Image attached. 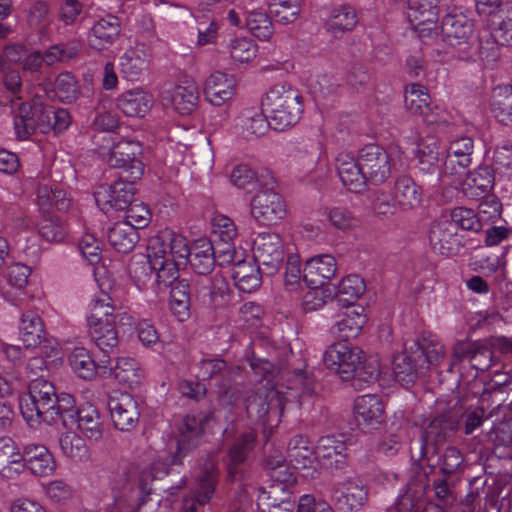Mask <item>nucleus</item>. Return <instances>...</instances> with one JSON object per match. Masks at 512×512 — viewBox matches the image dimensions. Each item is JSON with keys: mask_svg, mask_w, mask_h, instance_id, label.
<instances>
[{"mask_svg": "<svg viewBox=\"0 0 512 512\" xmlns=\"http://www.w3.org/2000/svg\"><path fill=\"white\" fill-rule=\"evenodd\" d=\"M490 109L499 123L512 126V86H498L493 90Z\"/></svg>", "mask_w": 512, "mask_h": 512, "instance_id": "47", "label": "nucleus"}, {"mask_svg": "<svg viewBox=\"0 0 512 512\" xmlns=\"http://www.w3.org/2000/svg\"><path fill=\"white\" fill-rule=\"evenodd\" d=\"M235 127L245 139L258 138L271 127L270 117L267 119L262 113L245 111L237 118Z\"/></svg>", "mask_w": 512, "mask_h": 512, "instance_id": "48", "label": "nucleus"}, {"mask_svg": "<svg viewBox=\"0 0 512 512\" xmlns=\"http://www.w3.org/2000/svg\"><path fill=\"white\" fill-rule=\"evenodd\" d=\"M405 108L414 115H421L424 121L429 124H439L444 120L439 114H434L430 106V96L426 87L413 83L406 86L404 93Z\"/></svg>", "mask_w": 512, "mask_h": 512, "instance_id": "23", "label": "nucleus"}, {"mask_svg": "<svg viewBox=\"0 0 512 512\" xmlns=\"http://www.w3.org/2000/svg\"><path fill=\"white\" fill-rule=\"evenodd\" d=\"M228 291L229 286L226 279L220 274H215L196 282L195 297L204 308L216 309L223 305Z\"/></svg>", "mask_w": 512, "mask_h": 512, "instance_id": "21", "label": "nucleus"}, {"mask_svg": "<svg viewBox=\"0 0 512 512\" xmlns=\"http://www.w3.org/2000/svg\"><path fill=\"white\" fill-rule=\"evenodd\" d=\"M326 367L339 375L343 381H350L357 390L377 380L379 367L374 361H367L364 352L350 342H335L324 353Z\"/></svg>", "mask_w": 512, "mask_h": 512, "instance_id": "2", "label": "nucleus"}, {"mask_svg": "<svg viewBox=\"0 0 512 512\" xmlns=\"http://www.w3.org/2000/svg\"><path fill=\"white\" fill-rule=\"evenodd\" d=\"M336 168L343 186L351 192H361L369 183L359 165V155L355 159L350 154L340 153L336 158Z\"/></svg>", "mask_w": 512, "mask_h": 512, "instance_id": "24", "label": "nucleus"}, {"mask_svg": "<svg viewBox=\"0 0 512 512\" xmlns=\"http://www.w3.org/2000/svg\"><path fill=\"white\" fill-rule=\"evenodd\" d=\"M355 416L359 425L374 428L384 419V404L380 396L366 394L358 397L354 404Z\"/></svg>", "mask_w": 512, "mask_h": 512, "instance_id": "31", "label": "nucleus"}, {"mask_svg": "<svg viewBox=\"0 0 512 512\" xmlns=\"http://www.w3.org/2000/svg\"><path fill=\"white\" fill-rule=\"evenodd\" d=\"M442 40L452 49L451 54L458 60L471 61L488 54L481 39L475 35L474 22L461 12L447 13L441 20Z\"/></svg>", "mask_w": 512, "mask_h": 512, "instance_id": "3", "label": "nucleus"}, {"mask_svg": "<svg viewBox=\"0 0 512 512\" xmlns=\"http://www.w3.org/2000/svg\"><path fill=\"white\" fill-rule=\"evenodd\" d=\"M359 165L372 185L383 184L391 175V158L377 144H368L358 151Z\"/></svg>", "mask_w": 512, "mask_h": 512, "instance_id": "12", "label": "nucleus"}, {"mask_svg": "<svg viewBox=\"0 0 512 512\" xmlns=\"http://www.w3.org/2000/svg\"><path fill=\"white\" fill-rule=\"evenodd\" d=\"M99 365L104 370H109L110 374L123 385L133 388L140 384L143 373L139 368L138 362L133 358H117L115 365L112 364V358L100 359ZM106 373V371H104Z\"/></svg>", "mask_w": 512, "mask_h": 512, "instance_id": "27", "label": "nucleus"}, {"mask_svg": "<svg viewBox=\"0 0 512 512\" xmlns=\"http://www.w3.org/2000/svg\"><path fill=\"white\" fill-rule=\"evenodd\" d=\"M114 311L115 308L111 297L104 291L96 293L89 304L88 326L116 321L117 315H115Z\"/></svg>", "mask_w": 512, "mask_h": 512, "instance_id": "52", "label": "nucleus"}, {"mask_svg": "<svg viewBox=\"0 0 512 512\" xmlns=\"http://www.w3.org/2000/svg\"><path fill=\"white\" fill-rule=\"evenodd\" d=\"M151 52L144 44L128 48L119 59L120 71L129 81L139 80L147 70Z\"/></svg>", "mask_w": 512, "mask_h": 512, "instance_id": "26", "label": "nucleus"}, {"mask_svg": "<svg viewBox=\"0 0 512 512\" xmlns=\"http://www.w3.org/2000/svg\"><path fill=\"white\" fill-rule=\"evenodd\" d=\"M251 215L260 225L276 224L286 215L282 197L272 189L258 191L251 201Z\"/></svg>", "mask_w": 512, "mask_h": 512, "instance_id": "13", "label": "nucleus"}, {"mask_svg": "<svg viewBox=\"0 0 512 512\" xmlns=\"http://www.w3.org/2000/svg\"><path fill=\"white\" fill-rule=\"evenodd\" d=\"M256 434L254 432H245L239 435L227 451L226 469L228 479L239 485L251 486L248 481L254 471L247 469L246 461L248 455L254 449Z\"/></svg>", "mask_w": 512, "mask_h": 512, "instance_id": "7", "label": "nucleus"}, {"mask_svg": "<svg viewBox=\"0 0 512 512\" xmlns=\"http://www.w3.org/2000/svg\"><path fill=\"white\" fill-rule=\"evenodd\" d=\"M159 248L161 254L167 259H175L181 264H187V258L191 252V246L187 244V240L180 234H176L171 230H165L159 235L150 239L148 244L149 251H156Z\"/></svg>", "mask_w": 512, "mask_h": 512, "instance_id": "22", "label": "nucleus"}, {"mask_svg": "<svg viewBox=\"0 0 512 512\" xmlns=\"http://www.w3.org/2000/svg\"><path fill=\"white\" fill-rule=\"evenodd\" d=\"M411 347L414 348V351L419 356V361L422 363L425 372H427L431 365H438L445 355L444 346L432 339L411 340Z\"/></svg>", "mask_w": 512, "mask_h": 512, "instance_id": "53", "label": "nucleus"}, {"mask_svg": "<svg viewBox=\"0 0 512 512\" xmlns=\"http://www.w3.org/2000/svg\"><path fill=\"white\" fill-rule=\"evenodd\" d=\"M68 362L72 371L83 380L94 379L98 369H104L84 347H75L68 356Z\"/></svg>", "mask_w": 512, "mask_h": 512, "instance_id": "49", "label": "nucleus"}, {"mask_svg": "<svg viewBox=\"0 0 512 512\" xmlns=\"http://www.w3.org/2000/svg\"><path fill=\"white\" fill-rule=\"evenodd\" d=\"M48 97L57 98L61 102H72L76 99L77 95V81L75 77L69 73H60L55 79L53 88L48 90L43 88Z\"/></svg>", "mask_w": 512, "mask_h": 512, "instance_id": "58", "label": "nucleus"}, {"mask_svg": "<svg viewBox=\"0 0 512 512\" xmlns=\"http://www.w3.org/2000/svg\"><path fill=\"white\" fill-rule=\"evenodd\" d=\"M196 367L198 369L196 376L200 380L220 378L216 384L218 396L219 398L229 397V404H232L233 395L229 396L232 388V377L239 372V368L228 365L221 358H204L197 363Z\"/></svg>", "mask_w": 512, "mask_h": 512, "instance_id": "14", "label": "nucleus"}, {"mask_svg": "<svg viewBox=\"0 0 512 512\" xmlns=\"http://www.w3.org/2000/svg\"><path fill=\"white\" fill-rule=\"evenodd\" d=\"M330 224L341 231H347L359 225L358 218L346 207H332L327 213Z\"/></svg>", "mask_w": 512, "mask_h": 512, "instance_id": "63", "label": "nucleus"}, {"mask_svg": "<svg viewBox=\"0 0 512 512\" xmlns=\"http://www.w3.org/2000/svg\"><path fill=\"white\" fill-rule=\"evenodd\" d=\"M365 322L366 318L362 312L353 308L343 314L330 331L338 339L337 342H349L350 339L356 338L361 333Z\"/></svg>", "mask_w": 512, "mask_h": 512, "instance_id": "42", "label": "nucleus"}, {"mask_svg": "<svg viewBox=\"0 0 512 512\" xmlns=\"http://www.w3.org/2000/svg\"><path fill=\"white\" fill-rule=\"evenodd\" d=\"M199 100L198 86L193 81H185L177 85L172 93L173 107L181 115L190 114Z\"/></svg>", "mask_w": 512, "mask_h": 512, "instance_id": "51", "label": "nucleus"}, {"mask_svg": "<svg viewBox=\"0 0 512 512\" xmlns=\"http://www.w3.org/2000/svg\"><path fill=\"white\" fill-rule=\"evenodd\" d=\"M494 184L493 169L490 166H480L467 174L463 184V192L466 197L479 200L480 197L491 194Z\"/></svg>", "mask_w": 512, "mask_h": 512, "instance_id": "33", "label": "nucleus"}, {"mask_svg": "<svg viewBox=\"0 0 512 512\" xmlns=\"http://www.w3.org/2000/svg\"><path fill=\"white\" fill-rule=\"evenodd\" d=\"M34 110L37 113L39 130L42 133L54 132L55 135L63 133L69 127L71 118L64 108H55L34 99Z\"/></svg>", "mask_w": 512, "mask_h": 512, "instance_id": "25", "label": "nucleus"}, {"mask_svg": "<svg viewBox=\"0 0 512 512\" xmlns=\"http://www.w3.org/2000/svg\"><path fill=\"white\" fill-rule=\"evenodd\" d=\"M459 427L456 413L448 411L436 415L421 431L419 438L412 441L410 456L412 461H426L428 468L434 469L439 459L434 461L438 445L445 442Z\"/></svg>", "mask_w": 512, "mask_h": 512, "instance_id": "4", "label": "nucleus"}, {"mask_svg": "<svg viewBox=\"0 0 512 512\" xmlns=\"http://www.w3.org/2000/svg\"><path fill=\"white\" fill-rule=\"evenodd\" d=\"M19 459H23L22 453L13 440L8 437L0 438V472L5 477L12 478V465Z\"/></svg>", "mask_w": 512, "mask_h": 512, "instance_id": "62", "label": "nucleus"}, {"mask_svg": "<svg viewBox=\"0 0 512 512\" xmlns=\"http://www.w3.org/2000/svg\"><path fill=\"white\" fill-rule=\"evenodd\" d=\"M269 8L277 22L287 25L298 19L301 0H270Z\"/></svg>", "mask_w": 512, "mask_h": 512, "instance_id": "59", "label": "nucleus"}, {"mask_svg": "<svg viewBox=\"0 0 512 512\" xmlns=\"http://www.w3.org/2000/svg\"><path fill=\"white\" fill-rule=\"evenodd\" d=\"M235 85L233 76L216 71L205 81V99L214 106H221L233 97Z\"/></svg>", "mask_w": 512, "mask_h": 512, "instance_id": "29", "label": "nucleus"}, {"mask_svg": "<svg viewBox=\"0 0 512 512\" xmlns=\"http://www.w3.org/2000/svg\"><path fill=\"white\" fill-rule=\"evenodd\" d=\"M91 340L103 353L101 359H106L115 353L119 344L116 321L102 322L101 324L89 325Z\"/></svg>", "mask_w": 512, "mask_h": 512, "instance_id": "38", "label": "nucleus"}, {"mask_svg": "<svg viewBox=\"0 0 512 512\" xmlns=\"http://www.w3.org/2000/svg\"><path fill=\"white\" fill-rule=\"evenodd\" d=\"M330 500L340 511H359L368 500V489L360 478L348 477L332 484Z\"/></svg>", "mask_w": 512, "mask_h": 512, "instance_id": "9", "label": "nucleus"}, {"mask_svg": "<svg viewBox=\"0 0 512 512\" xmlns=\"http://www.w3.org/2000/svg\"><path fill=\"white\" fill-rule=\"evenodd\" d=\"M287 453L289 461L295 469L315 467L317 459L316 450L307 437L295 435L288 443Z\"/></svg>", "mask_w": 512, "mask_h": 512, "instance_id": "37", "label": "nucleus"}, {"mask_svg": "<svg viewBox=\"0 0 512 512\" xmlns=\"http://www.w3.org/2000/svg\"><path fill=\"white\" fill-rule=\"evenodd\" d=\"M203 421L202 416L186 415L184 417L179 427L177 450L171 461L173 465H181L182 458L199 444L203 434Z\"/></svg>", "mask_w": 512, "mask_h": 512, "instance_id": "18", "label": "nucleus"}, {"mask_svg": "<svg viewBox=\"0 0 512 512\" xmlns=\"http://www.w3.org/2000/svg\"><path fill=\"white\" fill-rule=\"evenodd\" d=\"M393 196L397 206L408 211L420 204L422 191L411 176L403 174L395 180Z\"/></svg>", "mask_w": 512, "mask_h": 512, "instance_id": "36", "label": "nucleus"}, {"mask_svg": "<svg viewBox=\"0 0 512 512\" xmlns=\"http://www.w3.org/2000/svg\"><path fill=\"white\" fill-rule=\"evenodd\" d=\"M357 23L356 10L350 5H341L330 10L324 27L334 38H340L352 31Z\"/></svg>", "mask_w": 512, "mask_h": 512, "instance_id": "35", "label": "nucleus"}, {"mask_svg": "<svg viewBox=\"0 0 512 512\" xmlns=\"http://www.w3.org/2000/svg\"><path fill=\"white\" fill-rule=\"evenodd\" d=\"M428 240L433 251L444 256L457 255L463 247L462 236L455 229V223L448 219L431 223Z\"/></svg>", "mask_w": 512, "mask_h": 512, "instance_id": "15", "label": "nucleus"}, {"mask_svg": "<svg viewBox=\"0 0 512 512\" xmlns=\"http://www.w3.org/2000/svg\"><path fill=\"white\" fill-rule=\"evenodd\" d=\"M337 271L335 258L330 254L316 255L306 261L304 281L315 288L331 280Z\"/></svg>", "mask_w": 512, "mask_h": 512, "instance_id": "28", "label": "nucleus"}, {"mask_svg": "<svg viewBox=\"0 0 512 512\" xmlns=\"http://www.w3.org/2000/svg\"><path fill=\"white\" fill-rule=\"evenodd\" d=\"M426 461H413L411 475L405 485V491L399 496L395 507L388 512H416L415 507L423 498L429 482V473L434 469L430 468L427 472L424 469Z\"/></svg>", "mask_w": 512, "mask_h": 512, "instance_id": "11", "label": "nucleus"}, {"mask_svg": "<svg viewBox=\"0 0 512 512\" xmlns=\"http://www.w3.org/2000/svg\"><path fill=\"white\" fill-rule=\"evenodd\" d=\"M439 459L436 466H439L443 476L450 477L459 474L464 469V457L460 450L454 446L447 447L441 456L438 453L434 455V461Z\"/></svg>", "mask_w": 512, "mask_h": 512, "instance_id": "60", "label": "nucleus"}, {"mask_svg": "<svg viewBox=\"0 0 512 512\" xmlns=\"http://www.w3.org/2000/svg\"><path fill=\"white\" fill-rule=\"evenodd\" d=\"M364 280L356 274L348 275L337 286L336 299L345 306H350L365 292Z\"/></svg>", "mask_w": 512, "mask_h": 512, "instance_id": "57", "label": "nucleus"}, {"mask_svg": "<svg viewBox=\"0 0 512 512\" xmlns=\"http://www.w3.org/2000/svg\"><path fill=\"white\" fill-rule=\"evenodd\" d=\"M392 367L395 379L405 387L414 384L419 376L426 373L419 356L411 347V340L404 343L401 353L393 356Z\"/></svg>", "mask_w": 512, "mask_h": 512, "instance_id": "17", "label": "nucleus"}, {"mask_svg": "<svg viewBox=\"0 0 512 512\" xmlns=\"http://www.w3.org/2000/svg\"><path fill=\"white\" fill-rule=\"evenodd\" d=\"M492 20L493 30L490 37L494 42L509 46L512 44V3L506 2L500 9V13L494 16Z\"/></svg>", "mask_w": 512, "mask_h": 512, "instance_id": "54", "label": "nucleus"}, {"mask_svg": "<svg viewBox=\"0 0 512 512\" xmlns=\"http://www.w3.org/2000/svg\"><path fill=\"white\" fill-rule=\"evenodd\" d=\"M45 335L44 323L34 311L23 312L19 322V336L26 348H35Z\"/></svg>", "mask_w": 512, "mask_h": 512, "instance_id": "43", "label": "nucleus"}, {"mask_svg": "<svg viewBox=\"0 0 512 512\" xmlns=\"http://www.w3.org/2000/svg\"><path fill=\"white\" fill-rule=\"evenodd\" d=\"M346 444L334 436H323L318 440L316 447L317 458L324 461V465L341 468L345 464Z\"/></svg>", "mask_w": 512, "mask_h": 512, "instance_id": "45", "label": "nucleus"}, {"mask_svg": "<svg viewBox=\"0 0 512 512\" xmlns=\"http://www.w3.org/2000/svg\"><path fill=\"white\" fill-rule=\"evenodd\" d=\"M253 254L263 273L273 275L284 260V243L277 233H259L254 240Z\"/></svg>", "mask_w": 512, "mask_h": 512, "instance_id": "10", "label": "nucleus"}, {"mask_svg": "<svg viewBox=\"0 0 512 512\" xmlns=\"http://www.w3.org/2000/svg\"><path fill=\"white\" fill-rule=\"evenodd\" d=\"M253 3H241L245 17V26L259 40H268L274 33L272 20L265 11L249 8Z\"/></svg>", "mask_w": 512, "mask_h": 512, "instance_id": "40", "label": "nucleus"}, {"mask_svg": "<svg viewBox=\"0 0 512 512\" xmlns=\"http://www.w3.org/2000/svg\"><path fill=\"white\" fill-rule=\"evenodd\" d=\"M108 408L116 429L120 431L133 430L140 417L137 401L127 393L110 396Z\"/></svg>", "mask_w": 512, "mask_h": 512, "instance_id": "16", "label": "nucleus"}, {"mask_svg": "<svg viewBox=\"0 0 512 512\" xmlns=\"http://www.w3.org/2000/svg\"><path fill=\"white\" fill-rule=\"evenodd\" d=\"M105 160L109 167L120 170L122 178L140 180L144 174L142 145L138 141H118L109 149Z\"/></svg>", "mask_w": 512, "mask_h": 512, "instance_id": "6", "label": "nucleus"}, {"mask_svg": "<svg viewBox=\"0 0 512 512\" xmlns=\"http://www.w3.org/2000/svg\"><path fill=\"white\" fill-rule=\"evenodd\" d=\"M37 113L34 110V102L32 104L22 103L18 113L14 117V129L18 139H28L37 129L39 123Z\"/></svg>", "mask_w": 512, "mask_h": 512, "instance_id": "56", "label": "nucleus"}, {"mask_svg": "<svg viewBox=\"0 0 512 512\" xmlns=\"http://www.w3.org/2000/svg\"><path fill=\"white\" fill-rule=\"evenodd\" d=\"M154 250L156 251L149 252L151 253V265L156 275V282L159 288H168L178 281L181 263L172 258L167 259L157 247Z\"/></svg>", "mask_w": 512, "mask_h": 512, "instance_id": "39", "label": "nucleus"}, {"mask_svg": "<svg viewBox=\"0 0 512 512\" xmlns=\"http://www.w3.org/2000/svg\"><path fill=\"white\" fill-rule=\"evenodd\" d=\"M121 32L120 19L108 14L97 20L90 28L87 41L90 48L102 51L111 47L119 38Z\"/></svg>", "mask_w": 512, "mask_h": 512, "instance_id": "20", "label": "nucleus"}, {"mask_svg": "<svg viewBox=\"0 0 512 512\" xmlns=\"http://www.w3.org/2000/svg\"><path fill=\"white\" fill-rule=\"evenodd\" d=\"M136 181L120 177L118 181L95 193L96 202L100 203L103 201L106 205L117 211L125 210L133 202L136 192L134 186Z\"/></svg>", "mask_w": 512, "mask_h": 512, "instance_id": "19", "label": "nucleus"}, {"mask_svg": "<svg viewBox=\"0 0 512 512\" xmlns=\"http://www.w3.org/2000/svg\"><path fill=\"white\" fill-rule=\"evenodd\" d=\"M59 422L67 429L76 426L91 442H99L103 437L104 423L98 409L92 404L76 408L73 398L72 407L63 412Z\"/></svg>", "mask_w": 512, "mask_h": 512, "instance_id": "8", "label": "nucleus"}, {"mask_svg": "<svg viewBox=\"0 0 512 512\" xmlns=\"http://www.w3.org/2000/svg\"><path fill=\"white\" fill-rule=\"evenodd\" d=\"M26 21L29 28L40 38L47 37L53 22L49 4L42 0L35 1L29 7Z\"/></svg>", "mask_w": 512, "mask_h": 512, "instance_id": "50", "label": "nucleus"}, {"mask_svg": "<svg viewBox=\"0 0 512 512\" xmlns=\"http://www.w3.org/2000/svg\"><path fill=\"white\" fill-rule=\"evenodd\" d=\"M107 239L115 251L128 254L138 243L139 234L132 225L120 221L108 228Z\"/></svg>", "mask_w": 512, "mask_h": 512, "instance_id": "41", "label": "nucleus"}, {"mask_svg": "<svg viewBox=\"0 0 512 512\" xmlns=\"http://www.w3.org/2000/svg\"><path fill=\"white\" fill-rule=\"evenodd\" d=\"M263 106L269 114L271 128L276 131H284L297 124L304 110L299 91L283 84L269 89Z\"/></svg>", "mask_w": 512, "mask_h": 512, "instance_id": "5", "label": "nucleus"}, {"mask_svg": "<svg viewBox=\"0 0 512 512\" xmlns=\"http://www.w3.org/2000/svg\"><path fill=\"white\" fill-rule=\"evenodd\" d=\"M39 234L48 242H62L66 237L67 227L59 218H47L41 222Z\"/></svg>", "mask_w": 512, "mask_h": 512, "instance_id": "64", "label": "nucleus"}, {"mask_svg": "<svg viewBox=\"0 0 512 512\" xmlns=\"http://www.w3.org/2000/svg\"><path fill=\"white\" fill-rule=\"evenodd\" d=\"M72 402V395H58L55 386L41 375L30 380L28 392L19 398V408L31 426L41 422L53 425L59 422L63 412L72 407Z\"/></svg>", "mask_w": 512, "mask_h": 512, "instance_id": "1", "label": "nucleus"}, {"mask_svg": "<svg viewBox=\"0 0 512 512\" xmlns=\"http://www.w3.org/2000/svg\"><path fill=\"white\" fill-rule=\"evenodd\" d=\"M190 268L199 275L212 272L216 264L213 243L207 239H197L191 245V252L187 258Z\"/></svg>", "mask_w": 512, "mask_h": 512, "instance_id": "34", "label": "nucleus"}, {"mask_svg": "<svg viewBox=\"0 0 512 512\" xmlns=\"http://www.w3.org/2000/svg\"><path fill=\"white\" fill-rule=\"evenodd\" d=\"M449 222L455 223V229L477 232L481 230V218L473 209L456 207L450 213Z\"/></svg>", "mask_w": 512, "mask_h": 512, "instance_id": "61", "label": "nucleus"}, {"mask_svg": "<svg viewBox=\"0 0 512 512\" xmlns=\"http://www.w3.org/2000/svg\"><path fill=\"white\" fill-rule=\"evenodd\" d=\"M22 457L27 469L36 476H49L55 468V460L49 450L38 444H27L23 448Z\"/></svg>", "mask_w": 512, "mask_h": 512, "instance_id": "32", "label": "nucleus"}, {"mask_svg": "<svg viewBox=\"0 0 512 512\" xmlns=\"http://www.w3.org/2000/svg\"><path fill=\"white\" fill-rule=\"evenodd\" d=\"M261 265L249 261H238L232 271L236 287L244 293H251L261 285Z\"/></svg>", "mask_w": 512, "mask_h": 512, "instance_id": "44", "label": "nucleus"}, {"mask_svg": "<svg viewBox=\"0 0 512 512\" xmlns=\"http://www.w3.org/2000/svg\"><path fill=\"white\" fill-rule=\"evenodd\" d=\"M437 0H408V19L416 28L434 25L439 16Z\"/></svg>", "mask_w": 512, "mask_h": 512, "instance_id": "46", "label": "nucleus"}, {"mask_svg": "<svg viewBox=\"0 0 512 512\" xmlns=\"http://www.w3.org/2000/svg\"><path fill=\"white\" fill-rule=\"evenodd\" d=\"M153 102L152 95L141 88L127 90L116 99L117 108L128 117H144Z\"/></svg>", "mask_w": 512, "mask_h": 512, "instance_id": "30", "label": "nucleus"}, {"mask_svg": "<svg viewBox=\"0 0 512 512\" xmlns=\"http://www.w3.org/2000/svg\"><path fill=\"white\" fill-rule=\"evenodd\" d=\"M39 205L43 208L53 207L58 211H66L70 206V199L61 185L41 184L37 194Z\"/></svg>", "mask_w": 512, "mask_h": 512, "instance_id": "55", "label": "nucleus"}]
</instances>
